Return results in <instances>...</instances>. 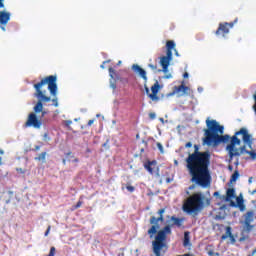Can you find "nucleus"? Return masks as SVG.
<instances>
[{
    "label": "nucleus",
    "instance_id": "7c9ffc66",
    "mask_svg": "<svg viewBox=\"0 0 256 256\" xmlns=\"http://www.w3.org/2000/svg\"><path fill=\"white\" fill-rule=\"evenodd\" d=\"M44 141H51V138L49 137V134H44Z\"/></svg>",
    "mask_w": 256,
    "mask_h": 256
},
{
    "label": "nucleus",
    "instance_id": "603ef678",
    "mask_svg": "<svg viewBox=\"0 0 256 256\" xmlns=\"http://www.w3.org/2000/svg\"><path fill=\"white\" fill-rule=\"evenodd\" d=\"M198 91H199V92L203 91V88L199 87V88H198Z\"/></svg>",
    "mask_w": 256,
    "mask_h": 256
},
{
    "label": "nucleus",
    "instance_id": "2f4dec72",
    "mask_svg": "<svg viewBox=\"0 0 256 256\" xmlns=\"http://www.w3.org/2000/svg\"><path fill=\"white\" fill-rule=\"evenodd\" d=\"M144 89L146 91V95L149 97V95H151V93L149 92V87H147V85H145Z\"/></svg>",
    "mask_w": 256,
    "mask_h": 256
},
{
    "label": "nucleus",
    "instance_id": "0eeeda50",
    "mask_svg": "<svg viewBox=\"0 0 256 256\" xmlns=\"http://www.w3.org/2000/svg\"><path fill=\"white\" fill-rule=\"evenodd\" d=\"M24 127H33L34 129H39L40 127H43V120L37 117V113L31 112L27 117Z\"/></svg>",
    "mask_w": 256,
    "mask_h": 256
},
{
    "label": "nucleus",
    "instance_id": "7ed1b4c3",
    "mask_svg": "<svg viewBox=\"0 0 256 256\" xmlns=\"http://www.w3.org/2000/svg\"><path fill=\"white\" fill-rule=\"evenodd\" d=\"M157 213L159 215L158 217L152 216L149 219L151 227L148 229L147 234L149 235L150 239L155 237V240L152 242L154 255L161 256V251L167 247V244L165 243V241H167V236L171 235L172 233L171 227H183V218L171 216L169 224L161 229V225L159 223L165 222V216H163L165 214V208L159 209Z\"/></svg>",
    "mask_w": 256,
    "mask_h": 256
},
{
    "label": "nucleus",
    "instance_id": "c756f323",
    "mask_svg": "<svg viewBox=\"0 0 256 256\" xmlns=\"http://www.w3.org/2000/svg\"><path fill=\"white\" fill-rule=\"evenodd\" d=\"M110 87L112 89H117V84H115V82L110 81Z\"/></svg>",
    "mask_w": 256,
    "mask_h": 256
},
{
    "label": "nucleus",
    "instance_id": "ddd939ff",
    "mask_svg": "<svg viewBox=\"0 0 256 256\" xmlns=\"http://www.w3.org/2000/svg\"><path fill=\"white\" fill-rule=\"evenodd\" d=\"M231 231H232L231 226H227L225 234L221 236V240L225 241V239H230V243H232V245H235L236 243L235 236Z\"/></svg>",
    "mask_w": 256,
    "mask_h": 256
},
{
    "label": "nucleus",
    "instance_id": "2eb2a0df",
    "mask_svg": "<svg viewBox=\"0 0 256 256\" xmlns=\"http://www.w3.org/2000/svg\"><path fill=\"white\" fill-rule=\"evenodd\" d=\"M9 19H11V14H9V12H0L1 25H7V23H9Z\"/></svg>",
    "mask_w": 256,
    "mask_h": 256
},
{
    "label": "nucleus",
    "instance_id": "f704fd0d",
    "mask_svg": "<svg viewBox=\"0 0 256 256\" xmlns=\"http://www.w3.org/2000/svg\"><path fill=\"white\" fill-rule=\"evenodd\" d=\"M50 231H51V226H48V228H47V230H46V232L44 234L45 237H47V235H49Z\"/></svg>",
    "mask_w": 256,
    "mask_h": 256
},
{
    "label": "nucleus",
    "instance_id": "58836bf2",
    "mask_svg": "<svg viewBox=\"0 0 256 256\" xmlns=\"http://www.w3.org/2000/svg\"><path fill=\"white\" fill-rule=\"evenodd\" d=\"M16 171H17L18 173H22V174L25 173V170H23L22 168H17Z\"/></svg>",
    "mask_w": 256,
    "mask_h": 256
},
{
    "label": "nucleus",
    "instance_id": "20e7f679",
    "mask_svg": "<svg viewBox=\"0 0 256 256\" xmlns=\"http://www.w3.org/2000/svg\"><path fill=\"white\" fill-rule=\"evenodd\" d=\"M34 97L38 99L33 111L36 114L41 113V117L47 115V111L43 110V103L52 101L54 107H59V99H57V75L46 76L40 82L34 84Z\"/></svg>",
    "mask_w": 256,
    "mask_h": 256
},
{
    "label": "nucleus",
    "instance_id": "e433bc0d",
    "mask_svg": "<svg viewBox=\"0 0 256 256\" xmlns=\"http://www.w3.org/2000/svg\"><path fill=\"white\" fill-rule=\"evenodd\" d=\"M93 123H95V120H94V119L89 120V121H88V127H91V125H93Z\"/></svg>",
    "mask_w": 256,
    "mask_h": 256
},
{
    "label": "nucleus",
    "instance_id": "dca6fc26",
    "mask_svg": "<svg viewBox=\"0 0 256 256\" xmlns=\"http://www.w3.org/2000/svg\"><path fill=\"white\" fill-rule=\"evenodd\" d=\"M234 197H235V189L228 188L226 191V201H231V199H234Z\"/></svg>",
    "mask_w": 256,
    "mask_h": 256
},
{
    "label": "nucleus",
    "instance_id": "a211bd4d",
    "mask_svg": "<svg viewBox=\"0 0 256 256\" xmlns=\"http://www.w3.org/2000/svg\"><path fill=\"white\" fill-rule=\"evenodd\" d=\"M109 75L111 79H119V74H117V71H115V69H113L112 67L109 68Z\"/></svg>",
    "mask_w": 256,
    "mask_h": 256
},
{
    "label": "nucleus",
    "instance_id": "f3484780",
    "mask_svg": "<svg viewBox=\"0 0 256 256\" xmlns=\"http://www.w3.org/2000/svg\"><path fill=\"white\" fill-rule=\"evenodd\" d=\"M35 161H42L43 163H46L47 161V152H42L38 155V157H35Z\"/></svg>",
    "mask_w": 256,
    "mask_h": 256
},
{
    "label": "nucleus",
    "instance_id": "a19ab883",
    "mask_svg": "<svg viewBox=\"0 0 256 256\" xmlns=\"http://www.w3.org/2000/svg\"><path fill=\"white\" fill-rule=\"evenodd\" d=\"M5 7V4H3V0H0V9Z\"/></svg>",
    "mask_w": 256,
    "mask_h": 256
},
{
    "label": "nucleus",
    "instance_id": "6ab92c4d",
    "mask_svg": "<svg viewBox=\"0 0 256 256\" xmlns=\"http://www.w3.org/2000/svg\"><path fill=\"white\" fill-rule=\"evenodd\" d=\"M239 179V170H235L230 178V184L235 183Z\"/></svg>",
    "mask_w": 256,
    "mask_h": 256
},
{
    "label": "nucleus",
    "instance_id": "4be33fe9",
    "mask_svg": "<svg viewBox=\"0 0 256 256\" xmlns=\"http://www.w3.org/2000/svg\"><path fill=\"white\" fill-rule=\"evenodd\" d=\"M81 199H83V196H81L79 198V201L76 203V205L73 206L72 211H75V210L79 209L83 205V202L81 201Z\"/></svg>",
    "mask_w": 256,
    "mask_h": 256
},
{
    "label": "nucleus",
    "instance_id": "4468645a",
    "mask_svg": "<svg viewBox=\"0 0 256 256\" xmlns=\"http://www.w3.org/2000/svg\"><path fill=\"white\" fill-rule=\"evenodd\" d=\"M132 71H134V73H138V75L143 78L144 82L147 83V72L145 69L141 68L138 64H134L132 65Z\"/></svg>",
    "mask_w": 256,
    "mask_h": 256
},
{
    "label": "nucleus",
    "instance_id": "3c124183",
    "mask_svg": "<svg viewBox=\"0 0 256 256\" xmlns=\"http://www.w3.org/2000/svg\"><path fill=\"white\" fill-rule=\"evenodd\" d=\"M171 181V178H167L166 182L169 183Z\"/></svg>",
    "mask_w": 256,
    "mask_h": 256
},
{
    "label": "nucleus",
    "instance_id": "37998d69",
    "mask_svg": "<svg viewBox=\"0 0 256 256\" xmlns=\"http://www.w3.org/2000/svg\"><path fill=\"white\" fill-rule=\"evenodd\" d=\"M72 161L73 163H79V158H74Z\"/></svg>",
    "mask_w": 256,
    "mask_h": 256
},
{
    "label": "nucleus",
    "instance_id": "aec40b11",
    "mask_svg": "<svg viewBox=\"0 0 256 256\" xmlns=\"http://www.w3.org/2000/svg\"><path fill=\"white\" fill-rule=\"evenodd\" d=\"M72 153L68 152L66 153V158L62 159L63 165H67V161H71V159H75V156H71Z\"/></svg>",
    "mask_w": 256,
    "mask_h": 256
},
{
    "label": "nucleus",
    "instance_id": "a878e982",
    "mask_svg": "<svg viewBox=\"0 0 256 256\" xmlns=\"http://www.w3.org/2000/svg\"><path fill=\"white\" fill-rule=\"evenodd\" d=\"M148 67L152 69V71H157V64H148Z\"/></svg>",
    "mask_w": 256,
    "mask_h": 256
},
{
    "label": "nucleus",
    "instance_id": "f8f14e48",
    "mask_svg": "<svg viewBox=\"0 0 256 256\" xmlns=\"http://www.w3.org/2000/svg\"><path fill=\"white\" fill-rule=\"evenodd\" d=\"M159 89H161V86L159 85V82H155L154 85L151 86L152 93L148 94L149 99L151 101H159V96H157V93H159Z\"/></svg>",
    "mask_w": 256,
    "mask_h": 256
},
{
    "label": "nucleus",
    "instance_id": "864d4df0",
    "mask_svg": "<svg viewBox=\"0 0 256 256\" xmlns=\"http://www.w3.org/2000/svg\"><path fill=\"white\" fill-rule=\"evenodd\" d=\"M240 241H245V238H240Z\"/></svg>",
    "mask_w": 256,
    "mask_h": 256
},
{
    "label": "nucleus",
    "instance_id": "79ce46f5",
    "mask_svg": "<svg viewBox=\"0 0 256 256\" xmlns=\"http://www.w3.org/2000/svg\"><path fill=\"white\" fill-rule=\"evenodd\" d=\"M183 77H184V79H187V77H189V73L185 72V73L183 74Z\"/></svg>",
    "mask_w": 256,
    "mask_h": 256
},
{
    "label": "nucleus",
    "instance_id": "f03ea898",
    "mask_svg": "<svg viewBox=\"0 0 256 256\" xmlns=\"http://www.w3.org/2000/svg\"><path fill=\"white\" fill-rule=\"evenodd\" d=\"M195 150L186 158V169L191 177V183L199 187H209L211 185V153L209 151H199V146L195 145Z\"/></svg>",
    "mask_w": 256,
    "mask_h": 256
},
{
    "label": "nucleus",
    "instance_id": "bb28decb",
    "mask_svg": "<svg viewBox=\"0 0 256 256\" xmlns=\"http://www.w3.org/2000/svg\"><path fill=\"white\" fill-rule=\"evenodd\" d=\"M157 148L159 149V151L161 152V153H163V144L162 143H157Z\"/></svg>",
    "mask_w": 256,
    "mask_h": 256
},
{
    "label": "nucleus",
    "instance_id": "473e14b6",
    "mask_svg": "<svg viewBox=\"0 0 256 256\" xmlns=\"http://www.w3.org/2000/svg\"><path fill=\"white\" fill-rule=\"evenodd\" d=\"M185 147H186V149H189V148L193 147V143L187 142V143L185 144Z\"/></svg>",
    "mask_w": 256,
    "mask_h": 256
},
{
    "label": "nucleus",
    "instance_id": "9d476101",
    "mask_svg": "<svg viewBox=\"0 0 256 256\" xmlns=\"http://www.w3.org/2000/svg\"><path fill=\"white\" fill-rule=\"evenodd\" d=\"M144 169L148 171L150 175H155V177L159 178L161 177V174L159 172V166H157V160L147 161L144 163Z\"/></svg>",
    "mask_w": 256,
    "mask_h": 256
},
{
    "label": "nucleus",
    "instance_id": "5701e85b",
    "mask_svg": "<svg viewBox=\"0 0 256 256\" xmlns=\"http://www.w3.org/2000/svg\"><path fill=\"white\" fill-rule=\"evenodd\" d=\"M246 155H250L251 159L255 160L256 159V152L251 150V151H246Z\"/></svg>",
    "mask_w": 256,
    "mask_h": 256
},
{
    "label": "nucleus",
    "instance_id": "423d86ee",
    "mask_svg": "<svg viewBox=\"0 0 256 256\" xmlns=\"http://www.w3.org/2000/svg\"><path fill=\"white\" fill-rule=\"evenodd\" d=\"M173 49H175V41L168 40L166 42V56L160 57V65L163 73L169 72V65L173 61Z\"/></svg>",
    "mask_w": 256,
    "mask_h": 256
},
{
    "label": "nucleus",
    "instance_id": "412c9836",
    "mask_svg": "<svg viewBox=\"0 0 256 256\" xmlns=\"http://www.w3.org/2000/svg\"><path fill=\"white\" fill-rule=\"evenodd\" d=\"M189 242H190L189 232H185L184 241H183L184 247H187L189 245Z\"/></svg>",
    "mask_w": 256,
    "mask_h": 256
},
{
    "label": "nucleus",
    "instance_id": "5fc2aeb1",
    "mask_svg": "<svg viewBox=\"0 0 256 256\" xmlns=\"http://www.w3.org/2000/svg\"><path fill=\"white\" fill-rule=\"evenodd\" d=\"M118 65H121V61L118 62Z\"/></svg>",
    "mask_w": 256,
    "mask_h": 256
},
{
    "label": "nucleus",
    "instance_id": "6e6552de",
    "mask_svg": "<svg viewBox=\"0 0 256 256\" xmlns=\"http://www.w3.org/2000/svg\"><path fill=\"white\" fill-rule=\"evenodd\" d=\"M255 221V212L253 210L246 212L244 215V222H243V232L249 233L250 231H253L255 225H252Z\"/></svg>",
    "mask_w": 256,
    "mask_h": 256
},
{
    "label": "nucleus",
    "instance_id": "4c0bfd02",
    "mask_svg": "<svg viewBox=\"0 0 256 256\" xmlns=\"http://www.w3.org/2000/svg\"><path fill=\"white\" fill-rule=\"evenodd\" d=\"M71 123H73V121L67 120V121L65 122L66 127H69V125H71Z\"/></svg>",
    "mask_w": 256,
    "mask_h": 256
},
{
    "label": "nucleus",
    "instance_id": "c03bdc74",
    "mask_svg": "<svg viewBox=\"0 0 256 256\" xmlns=\"http://www.w3.org/2000/svg\"><path fill=\"white\" fill-rule=\"evenodd\" d=\"M228 171H233V165L228 166Z\"/></svg>",
    "mask_w": 256,
    "mask_h": 256
},
{
    "label": "nucleus",
    "instance_id": "1a4fd4ad",
    "mask_svg": "<svg viewBox=\"0 0 256 256\" xmlns=\"http://www.w3.org/2000/svg\"><path fill=\"white\" fill-rule=\"evenodd\" d=\"M239 18H236L233 22H224L220 23L218 29L215 32V35H221L222 37H225L227 34H229V30L233 29L235 27L236 23H238Z\"/></svg>",
    "mask_w": 256,
    "mask_h": 256
},
{
    "label": "nucleus",
    "instance_id": "9b49d317",
    "mask_svg": "<svg viewBox=\"0 0 256 256\" xmlns=\"http://www.w3.org/2000/svg\"><path fill=\"white\" fill-rule=\"evenodd\" d=\"M184 83L185 82H182L180 86H174L172 94L175 95L177 93H181L182 91L183 95H191L193 91H191V88H189V86H185Z\"/></svg>",
    "mask_w": 256,
    "mask_h": 256
},
{
    "label": "nucleus",
    "instance_id": "09e8293b",
    "mask_svg": "<svg viewBox=\"0 0 256 256\" xmlns=\"http://www.w3.org/2000/svg\"><path fill=\"white\" fill-rule=\"evenodd\" d=\"M214 197H219V192H214Z\"/></svg>",
    "mask_w": 256,
    "mask_h": 256
},
{
    "label": "nucleus",
    "instance_id": "de8ad7c7",
    "mask_svg": "<svg viewBox=\"0 0 256 256\" xmlns=\"http://www.w3.org/2000/svg\"><path fill=\"white\" fill-rule=\"evenodd\" d=\"M248 183H253V177H250Z\"/></svg>",
    "mask_w": 256,
    "mask_h": 256
},
{
    "label": "nucleus",
    "instance_id": "72a5a7b5",
    "mask_svg": "<svg viewBox=\"0 0 256 256\" xmlns=\"http://www.w3.org/2000/svg\"><path fill=\"white\" fill-rule=\"evenodd\" d=\"M39 149H41V146L36 145V146L32 149V151H34L35 153H37V151H39Z\"/></svg>",
    "mask_w": 256,
    "mask_h": 256
},
{
    "label": "nucleus",
    "instance_id": "a18cd8bd",
    "mask_svg": "<svg viewBox=\"0 0 256 256\" xmlns=\"http://www.w3.org/2000/svg\"><path fill=\"white\" fill-rule=\"evenodd\" d=\"M255 193H256V189H255V190L250 191V195H255Z\"/></svg>",
    "mask_w": 256,
    "mask_h": 256
},
{
    "label": "nucleus",
    "instance_id": "c85d7f7f",
    "mask_svg": "<svg viewBox=\"0 0 256 256\" xmlns=\"http://www.w3.org/2000/svg\"><path fill=\"white\" fill-rule=\"evenodd\" d=\"M106 63H111V60H106V61H104L102 64H101V69H104L105 68V64Z\"/></svg>",
    "mask_w": 256,
    "mask_h": 256
},
{
    "label": "nucleus",
    "instance_id": "f257e3e1",
    "mask_svg": "<svg viewBox=\"0 0 256 256\" xmlns=\"http://www.w3.org/2000/svg\"><path fill=\"white\" fill-rule=\"evenodd\" d=\"M206 127L204 129V138H203V145H207L208 147H219L221 143L226 145V151H228V155L230 159L233 157H240L241 153H246L248 145L250 149H253V136L249 134V130L247 128H241L239 131L235 132V134L231 137L229 134L223 135L225 131V127L221 126L217 120H206ZM220 133V135H219ZM239 135H242V141L244 146L236 148V145H241V139H239Z\"/></svg>",
    "mask_w": 256,
    "mask_h": 256
},
{
    "label": "nucleus",
    "instance_id": "cd10ccee",
    "mask_svg": "<svg viewBox=\"0 0 256 256\" xmlns=\"http://www.w3.org/2000/svg\"><path fill=\"white\" fill-rule=\"evenodd\" d=\"M155 117H157L155 112L149 113V119L153 120V119H155Z\"/></svg>",
    "mask_w": 256,
    "mask_h": 256
},
{
    "label": "nucleus",
    "instance_id": "c9c22d12",
    "mask_svg": "<svg viewBox=\"0 0 256 256\" xmlns=\"http://www.w3.org/2000/svg\"><path fill=\"white\" fill-rule=\"evenodd\" d=\"M4 153H5V152H4L3 150H0V155H3ZM2 160H3V158H1V156H0V165L3 164Z\"/></svg>",
    "mask_w": 256,
    "mask_h": 256
},
{
    "label": "nucleus",
    "instance_id": "b1692460",
    "mask_svg": "<svg viewBox=\"0 0 256 256\" xmlns=\"http://www.w3.org/2000/svg\"><path fill=\"white\" fill-rule=\"evenodd\" d=\"M237 203H238V206L240 207L241 211H243V209H245V205H243V200L237 199Z\"/></svg>",
    "mask_w": 256,
    "mask_h": 256
},
{
    "label": "nucleus",
    "instance_id": "ea45409f",
    "mask_svg": "<svg viewBox=\"0 0 256 256\" xmlns=\"http://www.w3.org/2000/svg\"><path fill=\"white\" fill-rule=\"evenodd\" d=\"M173 76L171 74H167L164 78L165 79H171Z\"/></svg>",
    "mask_w": 256,
    "mask_h": 256
},
{
    "label": "nucleus",
    "instance_id": "49530a36",
    "mask_svg": "<svg viewBox=\"0 0 256 256\" xmlns=\"http://www.w3.org/2000/svg\"><path fill=\"white\" fill-rule=\"evenodd\" d=\"M174 51H175L176 57H179V52L176 49H174Z\"/></svg>",
    "mask_w": 256,
    "mask_h": 256
},
{
    "label": "nucleus",
    "instance_id": "8fccbe9b",
    "mask_svg": "<svg viewBox=\"0 0 256 256\" xmlns=\"http://www.w3.org/2000/svg\"><path fill=\"white\" fill-rule=\"evenodd\" d=\"M103 147H108L109 148V146L107 145V142L103 144Z\"/></svg>",
    "mask_w": 256,
    "mask_h": 256
},
{
    "label": "nucleus",
    "instance_id": "39448f33",
    "mask_svg": "<svg viewBox=\"0 0 256 256\" xmlns=\"http://www.w3.org/2000/svg\"><path fill=\"white\" fill-rule=\"evenodd\" d=\"M209 205H211V198H207L203 193L198 192L186 199L183 204V211L189 214L199 213V211H203V208L209 207Z\"/></svg>",
    "mask_w": 256,
    "mask_h": 256
},
{
    "label": "nucleus",
    "instance_id": "393cba45",
    "mask_svg": "<svg viewBox=\"0 0 256 256\" xmlns=\"http://www.w3.org/2000/svg\"><path fill=\"white\" fill-rule=\"evenodd\" d=\"M126 189H127V191H129V193H133L135 191V187L131 186V185H127Z\"/></svg>",
    "mask_w": 256,
    "mask_h": 256
}]
</instances>
